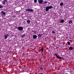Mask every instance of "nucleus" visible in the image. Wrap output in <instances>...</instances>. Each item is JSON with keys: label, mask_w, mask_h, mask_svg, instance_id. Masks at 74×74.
I'll return each instance as SVG.
<instances>
[{"label": "nucleus", "mask_w": 74, "mask_h": 74, "mask_svg": "<svg viewBox=\"0 0 74 74\" xmlns=\"http://www.w3.org/2000/svg\"><path fill=\"white\" fill-rule=\"evenodd\" d=\"M53 8V7L52 6H50L46 7V11H48L49 9H51V8Z\"/></svg>", "instance_id": "f257e3e1"}, {"label": "nucleus", "mask_w": 74, "mask_h": 74, "mask_svg": "<svg viewBox=\"0 0 74 74\" xmlns=\"http://www.w3.org/2000/svg\"><path fill=\"white\" fill-rule=\"evenodd\" d=\"M25 11H29V12H32L34 11V10L32 9H26Z\"/></svg>", "instance_id": "f03ea898"}, {"label": "nucleus", "mask_w": 74, "mask_h": 74, "mask_svg": "<svg viewBox=\"0 0 74 74\" xmlns=\"http://www.w3.org/2000/svg\"><path fill=\"white\" fill-rule=\"evenodd\" d=\"M17 29H18V30H19L22 31L23 30V27L21 26H19L18 27Z\"/></svg>", "instance_id": "7ed1b4c3"}, {"label": "nucleus", "mask_w": 74, "mask_h": 74, "mask_svg": "<svg viewBox=\"0 0 74 74\" xmlns=\"http://www.w3.org/2000/svg\"><path fill=\"white\" fill-rule=\"evenodd\" d=\"M55 55H56V56L57 58H58V59H62V57H59V56H58L57 53H55Z\"/></svg>", "instance_id": "20e7f679"}, {"label": "nucleus", "mask_w": 74, "mask_h": 74, "mask_svg": "<svg viewBox=\"0 0 74 74\" xmlns=\"http://www.w3.org/2000/svg\"><path fill=\"white\" fill-rule=\"evenodd\" d=\"M43 0H38V2L39 3V4H41L43 3Z\"/></svg>", "instance_id": "39448f33"}, {"label": "nucleus", "mask_w": 74, "mask_h": 74, "mask_svg": "<svg viewBox=\"0 0 74 74\" xmlns=\"http://www.w3.org/2000/svg\"><path fill=\"white\" fill-rule=\"evenodd\" d=\"M7 0H4L2 3L3 4L5 5V2H7Z\"/></svg>", "instance_id": "423d86ee"}, {"label": "nucleus", "mask_w": 74, "mask_h": 74, "mask_svg": "<svg viewBox=\"0 0 74 74\" xmlns=\"http://www.w3.org/2000/svg\"><path fill=\"white\" fill-rule=\"evenodd\" d=\"M4 37L5 39H7V37H9V35L8 34H5V35L4 36Z\"/></svg>", "instance_id": "0eeeda50"}, {"label": "nucleus", "mask_w": 74, "mask_h": 74, "mask_svg": "<svg viewBox=\"0 0 74 74\" xmlns=\"http://www.w3.org/2000/svg\"><path fill=\"white\" fill-rule=\"evenodd\" d=\"M37 37V36L36 35H34L33 36V38H34V39H35Z\"/></svg>", "instance_id": "6e6552de"}, {"label": "nucleus", "mask_w": 74, "mask_h": 74, "mask_svg": "<svg viewBox=\"0 0 74 74\" xmlns=\"http://www.w3.org/2000/svg\"><path fill=\"white\" fill-rule=\"evenodd\" d=\"M1 13H2L3 15H5L6 14V13L3 11H2L1 12Z\"/></svg>", "instance_id": "1a4fd4ad"}, {"label": "nucleus", "mask_w": 74, "mask_h": 74, "mask_svg": "<svg viewBox=\"0 0 74 74\" xmlns=\"http://www.w3.org/2000/svg\"><path fill=\"white\" fill-rule=\"evenodd\" d=\"M44 48H43L42 47L41 49V53H42V52H43V51H44Z\"/></svg>", "instance_id": "9d476101"}, {"label": "nucleus", "mask_w": 74, "mask_h": 74, "mask_svg": "<svg viewBox=\"0 0 74 74\" xmlns=\"http://www.w3.org/2000/svg\"><path fill=\"white\" fill-rule=\"evenodd\" d=\"M42 34H39L38 35V37H41V36H42Z\"/></svg>", "instance_id": "9b49d317"}, {"label": "nucleus", "mask_w": 74, "mask_h": 74, "mask_svg": "<svg viewBox=\"0 0 74 74\" xmlns=\"http://www.w3.org/2000/svg\"><path fill=\"white\" fill-rule=\"evenodd\" d=\"M64 22V20L62 19L60 21L61 23H63Z\"/></svg>", "instance_id": "f8f14e48"}, {"label": "nucleus", "mask_w": 74, "mask_h": 74, "mask_svg": "<svg viewBox=\"0 0 74 74\" xmlns=\"http://www.w3.org/2000/svg\"><path fill=\"white\" fill-rule=\"evenodd\" d=\"M69 50H72V49H73V47H70L69 48Z\"/></svg>", "instance_id": "ddd939ff"}, {"label": "nucleus", "mask_w": 74, "mask_h": 74, "mask_svg": "<svg viewBox=\"0 0 74 74\" xmlns=\"http://www.w3.org/2000/svg\"><path fill=\"white\" fill-rule=\"evenodd\" d=\"M3 7V5L0 4V8H2Z\"/></svg>", "instance_id": "4468645a"}, {"label": "nucleus", "mask_w": 74, "mask_h": 74, "mask_svg": "<svg viewBox=\"0 0 74 74\" xmlns=\"http://www.w3.org/2000/svg\"><path fill=\"white\" fill-rule=\"evenodd\" d=\"M72 21L70 20V21H69V23H70V24H71V23H72Z\"/></svg>", "instance_id": "2eb2a0df"}, {"label": "nucleus", "mask_w": 74, "mask_h": 74, "mask_svg": "<svg viewBox=\"0 0 74 74\" xmlns=\"http://www.w3.org/2000/svg\"><path fill=\"white\" fill-rule=\"evenodd\" d=\"M60 5L61 6H62V5H63V3H60Z\"/></svg>", "instance_id": "dca6fc26"}, {"label": "nucleus", "mask_w": 74, "mask_h": 74, "mask_svg": "<svg viewBox=\"0 0 74 74\" xmlns=\"http://www.w3.org/2000/svg\"><path fill=\"white\" fill-rule=\"evenodd\" d=\"M67 43L68 45H70V42H67Z\"/></svg>", "instance_id": "f3484780"}, {"label": "nucleus", "mask_w": 74, "mask_h": 74, "mask_svg": "<svg viewBox=\"0 0 74 74\" xmlns=\"http://www.w3.org/2000/svg\"><path fill=\"white\" fill-rule=\"evenodd\" d=\"M30 20H28L27 21V23H30Z\"/></svg>", "instance_id": "a211bd4d"}, {"label": "nucleus", "mask_w": 74, "mask_h": 74, "mask_svg": "<svg viewBox=\"0 0 74 74\" xmlns=\"http://www.w3.org/2000/svg\"><path fill=\"white\" fill-rule=\"evenodd\" d=\"M25 34L23 35L22 36V37H25Z\"/></svg>", "instance_id": "6ab92c4d"}, {"label": "nucleus", "mask_w": 74, "mask_h": 74, "mask_svg": "<svg viewBox=\"0 0 74 74\" xmlns=\"http://www.w3.org/2000/svg\"><path fill=\"white\" fill-rule=\"evenodd\" d=\"M37 0H34V2L35 3H37Z\"/></svg>", "instance_id": "aec40b11"}, {"label": "nucleus", "mask_w": 74, "mask_h": 74, "mask_svg": "<svg viewBox=\"0 0 74 74\" xmlns=\"http://www.w3.org/2000/svg\"><path fill=\"white\" fill-rule=\"evenodd\" d=\"M48 3V1H45V4H47Z\"/></svg>", "instance_id": "412c9836"}, {"label": "nucleus", "mask_w": 74, "mask_h": 74, "mask_svg": "<svg viewBox=\"0 0 74 74\" xmlns=\"http://www.w3.org/2000/svg\"><path fill=\"white\" fill-rule=\"evenodd\" d=\"M52 33H55V31H53L52 32Z\"/></svg>", "instance_id": "4be33fe9"}, {"label": "nucleus", "mask_w": 74, "mask_h": 74, "mask_svg": "<svg viewBox=\"0 0 74 74\" xmlns=\"http://www.w3.org/2000/svg\"><path fill=\"white\" fill-rule=\"evenodd\" d=\"M40 69H41V70H43V68H40Z\"/></svg>", "instance_id": "5701e85b"}, {"label": "nucleus", "mask_w": 74, "mask_h": 74, "mask_svg": "<svg viewBox=\"0 0 74 74\" xmlns=\"http://www.w3.org/2000/svg\"><path fill=\"white\" fill-rule=\"evenodd\" d=\"M30 27H29L27 29V30H29V29H30Z\"/></svg>", "instance_id": "b1692460"}, {"label": "nucleus", "mask_w": 74, "mask_h": 74, "mask_svg": "<svg viewBox=\"0 0 74 74\" xmlns=\"http://www.w3.org/2000/svg\"><path fill=\"white\" fill-rule=\"evenodd\" d=\"M40 74H43L42 73H41Z\"/></svg>", "instance_id": "393cba45"}]
</instances>
